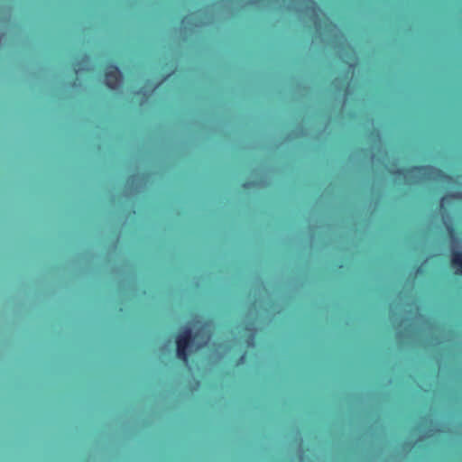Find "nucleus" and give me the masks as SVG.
<instances>
[{
    "label": "nucleus",
    "mask_w": 462,
    "mask_h": 462,
    "mask_svg": "<svg viewBox=\"0 0 462 462\" xmlns=\"http://www.w3.org/2000/svg\"><path fill=\"white\" fill-rule=\"evenodd\" d=\"M195 338V334L190 327L183 328L176 336V356L184 364L189 362V347Z\"/></svg>",
    "instance_id": "f257e3e1"
},
{
    "label": "nucleus",
    "mask_w": 462,
    "mask_h": 462,
    "mask_svg": "<svg viewBox=\"0 0 462 462\" xmlns=\"http://www.w3.org/2000/svg\"><path fill=\"white\" fill-rule=\"evenodd\" d=\"M122 80L123 75L119 68L116 65H108L105 71V82L106 87L112 90H116L121 86Z\"/></svg>",
    "instance_id": "f03ea898"
},
{
    "label": "nucleus",
    "mask_w": 462,
    "mask_h": 462,
    "mask_svg": "<svg viewBox=\"0 0 462 462\" xmlns=\"http://www.w3.org/2000/svg\"><path fill=\"white\" fill-rule=\"evenodd\" d=\"M429 170H433L430 166H424V165H414L409 168H401L398 169L395 171V174L398 176L406 177L407 175L412 174V173H420L427 171Z\"/></svg>",
    "instance_id": "7ed1b4c3"
},
{
    "label": "nucleus",
    "mask_w": 462,
    "mask_h": 462,
    "mask_svg": "<svg viewBox=\"0 0 462 462\" xmlns=\"http://www.w3.org/2000/svg\"><path fill=\"white\" fill-rule=\"evenodd\" d=\"M450 264L455 269L456 273L462 275V252L461 251H452L451 252V259Z\"/></svg>",
    "instance_id": "20e7f679"
},
{
    "label": "nucleus",
    "mask_w": 462,
    "mask_h": 462,
    "mask_svg": "<svg viewBox=\"0 0 462 462\" xmlns=\"http://www.w3.org/2000/svg\"><path fill=\"white\" fill-rule=\"evenodd\" d=\"M448 197L449 198H452V199H455V198H459L462 199V192L460 193H450L448 195ZM447 199V196H443L440 199V206L442 207L443 206V202L445 201V199Z\"/></svg>",
    "instance_id": "39448f33"
},
{
    "label": "nucleus",
    "mask_w": 462,
    "mask_h": 462,
    "mask_svg": "<svg viewBox=\"0 0 462 462\" xmlns=\"http://www.w3.org/2000/svg\"><path fill=\"white\" fill-rule=\"evenodd\" d=\"M308 1H309V4H310V5H309V7H308V8H309L312 13L316 14V13L319 11V6H318V5H317L313 0H308Z\"/></svg>",
    "instance_id": "423d86ee"
},
{
    "label": "nucleus",
    "mask_w": 462,
    "mask_h": 462,
    "mask_svg": "<svg viewBox=\"0 0 462 462\" xmlns=\"http://www.w3.org/2000/svg\"><path fill=\"white\" fill-rule=\"evenodd\" d=\"M436 172H437V175L441 178V179H444V180H448V179H450V176L446 174L443 171L441 170H436Z\"/></svg>",
    "instance_id": "0eeeda50"
}]
</instances>
